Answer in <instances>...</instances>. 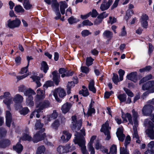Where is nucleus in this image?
<instances>
[{"instance_id": "25", "label": "nucleus", "mask_w": 154, "mask_h": 154, "mask_svg": "<svg viewBox=\"0 0 154 154\" xmlns=\"http://www.w3.org/2000/svg\"><path fill=\"white\" fill-rule=\"evenodd\" d=\"M41 66L40 69L44 72L46 73L49 69L47 63L45 61H42L41 63Z\"/></svg>"}, {"instance_id": "2", "label": "nucleus", "mask_w": 154, "mask_h": 154, "mask_svg": "<svg viewBox=\"0 0 154 154\" xmlns=\"http://www.w3.org/2000/svg\"><path fill=\"white\" fill-rule=\"evenodd\" d=\"M71 124L70 128L73 131L76 132L79 130L82 126V118H77L76 115L72 116L71 117Z\"/></svg>"}, {"instance_id": "35", "label": "nucleus", "mask_w": 154, "mask_h": 154, "mask_svg": "<svg viewBox=\"0 0 154 154\" xmlns=\"http://www.w3.org/2000/svg\"><path fill=\"white\" fill-rule=\"evenodd\" d=\"M23 4L24 8L26 10H29L32 8V5L28 0H24Z\"/></svg>"}, {"instance_id": "60", "label": "nucleus", "mask_w": 154, "mask_h": 154, "mask_svg": "<svg viewBox=\"0 0 154 154\" xmlns=\"http://www.w3.org/2000/svg\"><path fill=\"white\" fill-rule=\"evenodd\" d=\"M82 23L83 26H91L93 25V24L90 21L88 20H84Z\"/></svg>"}, {"instance_id": "26", "label": "nucleus", "mask_w": 154, "mask_h": 154, "mask_svg": "<svg viewBox=\"0 0 154 154\" xmlns=\"http://www.w3.org/2000/svg\"><path fill=\"white\" fill-rule=\"evenodd\" d=\"M132 116L133 117V121L134 125H138V122L137 121V118L139 116L138 112L135 111L134 109H133L132 111Z\"/></svg>"}, {"instance_id": "8", "label": "nucleus", "mask_w": 154, "mask_h": 154, "mask_svg": "<svg viewBox=\"0 0 154 154\" xmlns=\"http://www.w3.org/2000/svg\"><path fill=\"white\" fill-rule=\"evenodd\" d=\"M8 23V26L9 28L14 29L19 26L21 23V21L20 20L17 18L13 20H9Z\"/></svg>"}, {"instance_id": "59", "label": "nucleus", "mask_w": 154, "mask_h": 154, "mask_svg": "<svg viewBox=\"0 0 154 154\" xmlns=\"http://www.w3.org/2000/svg\"><path fill=\"white\" fill-rule=\"evenodd\" d=\"M7 131L3 128H0V136L2 138L5 136Z\"/></svg>"}, {"instance_id": "64", "label": "nucleus", "mask_w": 154, "mask_h": 154, "mask_svg": "<svg viewBox=\"0 0 154 154\" xmlns=\"http://www.w3.org/2000/svg\"><path fill=\"white\" fill-rule=\"evenodd\" d=\"M102 146L101 144L100 143L99 140H97L95 145V149L97 150L100 149Z\"/></svg>"}, {"instance_id": "27", "label": "nucleus", "mask_w": 154, "mask_h": 154, "mask_svg": "<svg viewBox=\"0 0 154 154\" xmlns=\"http://www.w3.org/2000/svg\"><path fill=\"white\" fill-rule=\"evenodd\" d=\"M116 135L119 140L123 142L125 137V135L123 134V131L121 130H119L116 132Z\"/></svg>"}, {"instance_id": "58", "label": "nucleus", "mask_w": 154, "mask_h": 154, "mask_svg": "<svg viewBox=\"0 0 154 154\" xmlns=\"http://www.w3.org/2000/svg\"><path fill=\"white\" fill-rule=\"evenodd\" d=\"M109 20L108 21V23H110L111 24L115 23L117 21V19L115 18L114 17H112L110 16L109 18Z\"/></svg>"}, {"instance_id": "54", "label": "nucleus", "mask_w": 154, "mask_h": 154, "mask_svg": "<svg viewBox=\"0 0 154 154\" xmlns=\"http://www.w3.org/2000/svg\"><path fill=\"white\" fill-rule=\"evenodd\" d=\"M120 154H129L127 147H121L120 148Z\"/></svg>"}, {"instance_id": "50", "label": "nucleus", "mask_w": 154, "mask_h": 154, "mask_svg": "<svg viewBox=\"0 0 154 154\" xmlns=\"http://www.w3.org/2000/svg\"><path fill=\"white\" fill-rule=\"evenodd\" d=\"M14 10L17 13L23 12L25 10L20 5L16 6L14 8Z\"/></svg>"}, {"instance_id": "14", "label": "nucleus", "mask_w": 154, "mask_h": 154, "mask_svg": "<svg viewBox=\"0 0 154 154\" xmlns=\"http://www.w3.org/2000/svg\"><path fill=\"white\" fill-rule=\"evenodd\" d=\"M6 126L8 127L11 126V123L12 121V116L10 111H6Z\"/></svg>"}, {"instance_id": "34", "label": "nucleus", "mask_w": 154, "mask_h": 154, "mask_svg": "<svg viewBox=\"0 0 154 154\" xmlns=\"http://www.w3.org/2000/svg\"><path fill=\"white\" fill-rule=\"evenodd\" d=\"M46 148L44 145H41L38 147L37 149L35 154H44L45 152Z\"/></svg>"}, {"instance_id": "37", "label": "nucleus", "mask_w": 154, "mask_h": 154, "mask_svg": "<svg viewBox=\"0 0 154 154\" xmlns=\"http://www.w3.org/2000/svg\"><path fill=\"white\" fill-rule=\"evenodd\" d=\"M147 132L148 137L150 139H154V130L153 128L148 129Z\"/></svg>"}, {"instance_id": "7", "label": "nucleus", "mask_w": 154, "mask_h": 154, "mask_svg": "<svg viewBox=\"0 0 154 154\" xmlns=\"http://www.w3.org/2000/svg\"><path fill=\"white\" fill-rule=\"evenodd\" d=\"M154 109V107L151 105H145L143 108L142 112L144 116H149L150 115Z\"/></svg>"}, {"instance_id": "16", "label": "nucleus", "mask_w": 154, "mask_h": 154, "mask_svg": "<svg viewBox=\"0 0 154 154\" xmlns=\"http://www.w3.org/2000/svg\"><path fill=\"white\" fill-rule=\"evenodd\" d=\"M154 88V81H150L143 84L142 87L143 90L145 91Z\"/></svg>"}, {"instance_id": "22", "label": "nucleus", "mask_w": 154, "mask_h": 154, "mask_svg": "<svg viewBox=\"0 0 154 154\" xmlns=\"http://www.w3.org/2000/svg\"><path fill=\"white\" fill-rule=\"evenodd\" d=\"M13 100L16 103H21L23 101V98L20 94H17L14 97Z\"/></svg>"}, {"instance_id": "44", "label": "nucleus", "mask_w": 154, "mask_h": 154, "mask_svg": "<svg viewBox=\"0 0 154 154\" xmlns=\"http://www.w3.org/2000/svg\"><path fill=\"white\" fill-rule=\"evenodd\" d=\"M137 125H134L133 127L134 133L133 134V138H139L140 137L138 135L137 127Z\"/></svg>"}, {"instance_id": "15", "label": "nucleus", "mask_w": 154, "mask_h": 154, "mask_svg": "<svg viewBox=\"0 0 154 154\" xmlns=\"http://www.w3.org/2000/svg\"><path fill=\"white\" fill-rule=\"evenodd\" d=\"M96 136L94 135L91 137L90 142L88 144V148L89 151L91 152L90 154H94L95 152L93 145L94 140L96 139Z\"/></svg>"}, {"instance_id": "63", "label": "nucleus", "mask_w": 154, "mask_h": 154, "mask_svg": "<svg viewBox=\"0 0 154 154\" xmlns=\"http://www.w3.org/2000/svg\"><path fill=\"white\" fill-rule=\"evenodd\" d=\"M131 141V137L129 135L127 136L125 139V147H127V145L130 143Z\"/></svg>"}, {"instance_id": "11", "label": "nucleus", "mask_w": 154, "mask_h": 154, "mask_svg": "<svg viewBox=\"0 0 154 154\" xmlns=\"http://www.w3.org/2000/svg\"><path fill=\"white\" fill-rule=\"evenodd\" d=\"M109 14L106 13V12H103L100 14L97 18L94 21V25H98L101 23L103 20L108 16Z\"/></svg>"}, {"instance_id": "31", "label": "nucleus", "mask_w": 154, "mask_h": 154, "mask_svg": "<svg viewBox=\"0 0 154 154\" xmlns=\"http://www.w3.org/2000/svg\"><path fill=\"white\" fill-rule=\"evenodd\" d=\"M33 97L32 96H30L27 98L26 103L27 106L32 107L34 106V102L33 100Z\"/></svg>"}, {"instance_id": "40", "label": "nucleus", "mask_w": 154, "mask_h": 154, "mask_svg": "<svg viewBox=\"0 0 154 154\" xmlns=\"http://www.w3.org/2000/svg\"><path fill=\"white\" fill-rule=\"evenodd\" d=\"M119 100L120 103L125 102L126 100L127 96L125 94H121L117 96Z\"/></svg>"}, {"instance_id": "20", "label": "nucleus", "mask_w": 154, "mask_h": 154, "mask_svg": "<svg viewBox=\"0 0 154 154\" xmlns=\"http://www.w3.org/2000/svg\"><path fill=\"white\" fill-rule=\"evenodd\" d=\"M71 106V104L70 103L66 102L62 106L61 109L62 112L64 114L70 110Z\"/></svg>"}, {"instance_id": "36", "label": "nucleus", "mask_w": 154, "mask_h": 154, "mask_svg": "<svg viewBox=\"0 0 154 154\" xmlns=\"http://www.w3.org/2000/svg\"><path fill=\"white\" fill-rule=\"evenodd\" d=\"M75 85L72 82H68L66 86L67 93L68 94H70L71 92V88L75 86Z\"/></svg>"}, {"instance_id": "12", "label": "nucleus", "mask_w": 154, "mask_h": 154, "mask_svg": "<svg viewBox=\"0 0 154 154\" xmlns=\"http://www.w3.org/2000/svg\"><path fill=\"white\" fill-rule=\"evenodd\" d=\"M71 147L70 144H67L65 146H59L57 148V151L60 154H63L68 152Z\"/></svg>"}, {"instance_id": "29", "label": "nucleus", "mask_w": 154, "mask_h": 154, "mask_svg": "<svg viewBox=\"0 0 154 154\" xmlns=\"http://www.w3.org/2000/svg\"><path fill=\"white\" fill-rule=\"evenodd\" d=\"M44 124L41 123V120L40 119L37 120L35 124V130H41L44 128H42Z\"/></svg>"}, {"instance_id": "57", "label": "nucleus", "mask_w": 154, "mask_h": 154, "mask_svg": "<svg viewBox=\"0 0 154 154\" xmlns=\"http://www.w3.org/2000/svg\"><path fill=\"white\" fill-rule=\"evenodd\" d=\"M118 73L119 76V80L120 81L123 80V77L125 73V71L122 69H120L118 71Z\"/></svg>"}, {"instance_id": "13", "label": "nucleus", "mask_w": 154, "mask_h": 154, "mask_svg": "<svg viewBox=\"0 0 154 154\" xmlns=\"http://www.w3.org/2000/svg\"><path fill=\"white\" fill-rule=\"evenodd\" d=\"M63 135L60 137V140L63 142H67L70 139L72 135L68 131H63Z\"/></svg>"}, {"instance_id": "6", "label": "nucleus", "mask_w": 154, "mask_h": 154, "mask_svg": "<svg viewBox=\"0 0 154 154\" xmlns=\"http://www.w3.org/2000/svg\"><path fill=\"white\" fill-rule=\"evenodd\" d=\"M49 105L50 103L48 100H44L39 102L36 106V108H38L36 109V112H40L44 109L49 107Z\"/></svg>"}, {"instance_id": "5", "label": "nucleus", "mask_w": 154, "mask_h": 154, "mask_svg": "<svg viewBox=\"0 0 154 154\" xmlns=\"http://www.w3.org/2000/svg\"><path fill=\"white\" fill-rule=\"evenodd\" d=\"M5 99L3 100V103L5 104L9 110H11L10 105L12 102V97L11 96L10 93L9 92H5L4 93Z\"/></svg>"}, {"instance_id": "21", "label": "nucleus", "mask_w": 154, "mask_h": 154, "mask_svg": "<svg viewBox=\"0 0 154 154\" xmlns=\"http://www.w3.org/2000/svg\"><path fill=\"white\" fill-rule=\"evenodd\" d=\"M20 140L17 144L13 146V148L14 150L16 151L18 153L20 154L22 151L23 149V146L20 143Z\"/></svg>"}, {"instance_id": "49", "label": "nucleus", "mask_w": 154, "mask_h": 154, "mask_svg": "<svg viewBox=\"0 0 154 154\" xmlns=\"http://www.w3.org/2000/svg\"><path fill=\"white\" fill-rule=\"evenodd\" d=\"M152 67L150 66H147L144 68L140 69H139V71L141 72H149L152 69Z\"/></svg>"}, {"instance_id": "53", "label": "nucleus", "mask_w": 154, "mask_h": 154, "mask_svg": "<svg viewBox=\"0 0 154 154\" xmlns=\"http://www.w3.org/2000/svg\"><path fill=\"white\" fill-rule=\"evenodd\" d=\"M89 14L90 16H91L92 17H96L98 15V13L95 9H93Z\"/></svg>"}, {"instance_id": "39", "label": "nucleus", "mask_w": 154, "mask_h": 154, "mask_svg": "<svg viewBox=\"0 0 154 154\" xmlns=\"http://www.w3.org/2000/svg\"><path fill=\"white\" fill-rule=\"evenodd\" d=\"M24 94L26 96L29 97L30 96H32V94H35L36 93L33 90L29 88L28 89H26V90L24 92Z\"/></svg>"}, {"instance_id": "3", "label": "nucleus", "mask_w": 154, "mask_h": 154, "mask_svg": "<svg viewBox=\"0 0 154 154\" xmlns=\"http://www.w3.org/2000/svg\"><path fill=\"white\" fill-rule=\"evenodd\" d=\"M63 98L66 95V92L63 88H59L55 89L53 92V95L56 100L58 102H61V100L58 97Z\"/></svg>"}, {"instance_id": "42", "label": "nucleus", "mask_w": 154, "mask_h": 154, "mask_svg": "<svg viewBox=\"0 0 154 154\" xmlns=\"http://www.w3.org/2000/svg\"><path fill=\"white\" fill-rule=\"evenodd\" d=\"M74 73V72L71 70H68L67 69L66 71V72L65 74H63L61 75V77L63 78L65 77H69L72 76Z\"/></svg>"}, {"instance_id": "52", "label": "nucleus", "mask_w": 154, "mask_h": 154, "mask_svg": "<svg viewBox=\"0 0 154 154\" xmlns=\"http://www.w3.org/2000/svg\"><path fill=\"white\" fill-rule=\"evenodd\" d=\"M111 154H116L117 147L116 145L113 144L110 149V151Z\"/></svg>"}, {"instance_id": "30", "label": "nucleus", "mask_w": 154, "mask_h": 154, "mask_svg": "<svg viewBox=\"0 0 154 154\" xmlns=\"http://www.w3.org/2000/svg\"><path fill=\"white\" fill-rule=\"evenodd\" d=\"M30 78L32 79L34 82H35L37 84V87L41 86V84L40 82V78L39 77L35 75H32L31 76Z\"/></svg>"}, {"instance_id": "41", "label": "nucleus", "mask_w": 154, "mask_h": 154, "mask_svg": "<svg viewBox=\"0 0 154 154\" xmlns=\"http://www.w3.org/2000/svg\"><path fill=\"white\" fill-rule=\"evenodd\" d=\"M32 137L29 136V134H24L23 136L21 137L20 140H28L30 141L32 140Z\"/></svg>"}, {"instance_id": "48", "label": "nucleus", "mask_w": 154, "mask_h": 154, "mask_svg": "<svg viewBox=\"0 0 154 154\" xmlns=\"http://www.w3.org/2000/svg\"><path fill=\"white\" fill-rule=\"evenodd\" d=\"M79 94H82L84 97H87L89 95V93L87 88L86 89H82L79 92Z\"/></svg>"}, {"instance_id": "28", "label": "nucleus", "mask_w": 154, "mask_h": 154, "mask_svg": "<svg viewBox=\"0 0 154 154\" xmlns=\"http://www.w3.org/2000/svg\"><path fill=\"white\" fill-rule=\"evenodd\" d=\"M113 35L112 32L109 30L105 31L103 33V36L109 40L112 38Z\"/></svg>"}, {"instance_id": "18", "label": "nucleus", "mask_w": 154, "mask_h": 154, "mask_svg": "<svg viewBox=\"0 0 154 154\" xmlns=\"http://www.w3.org/2000/svg\"><path fill=\"white\" fill-rule=\"evenodd\" d=\"M127 78L134 82H137V72H135L130 73L127 75Z\"/></svg>"}, {"instance_id": "56", "label": "nucleus", "mask_w": 154, "mask_h": 154, "mask_svg": "<svg viewBox=\"0 0 154 154\" xmlns=\"http://www.w3.org/2000/svg\"><path fill=\"white\" fill-rule=\"evenodd\" d=\"M29 112V110L27 107L23 108L20 110V112L21 114L26 115Z\"/></svg>"}, {"instance_id": "17", "label": "nucleus", "mask_w": 154, "mask_h": 154, "mask_svg": "<svg viewBox=\"0 0 154 154\" xmlns=\"http://www.w3.org/2000/svg\"><path fill=\"white\" fill-rule=\"evenodd\" d=\"M148 19V16L146 14H143L141 17L140 22L142 27L144 28L147 27L148 23L147 21Z\"/></svg>"}, {"instance_id": "38", "label": "nucleus", "mask_w": 154, "mask_h": 154, "mask_svg": "<svg viewBox=\"0 0 154 154\" xmlns=\"http://www.w3.org/2000/svg\"><path fill=\"white\" fill-rule=\"evenodd\" d=\"M60 125V121L58 119L55 120L51 125L52 128L57 130Z\"/></svg>"}, {"instance_id": "45", "label": "nucleus", "mask_w": 154, "mask_h": 154, "mask_svg": "<svg viewBox=\"0 0 154 154\" xmlns=\"http://www.w3.org/2000/svg\"><path fill=\"white\" fill-rule=\"evenodd\" d=\"M77 143L81 147L83 148L86 146H85V140L84 139H79L77 140Z\"/></svg>"}, {"instance_id": "33", "label": "nucleus", "mask_w": 154, "mask_h": 154, "mask_svg": "<svg viewBox=\"0 0 154 154\" xmlns=\"http://www.w3.org/2000/svg\"><path fill=\"white\" fill-rule=\"evenodd\" d=\"M52 8L54 11L59 10V4L57 0H52Z\"/></svg>"}, {"instance_id": "24", "label": "nucleus", "mask_w": 154, "mask_h": 154, "mask_svg": "<svg viewBox=\"0 0 154 154\" xmlns=\"http://www.w3.org/2000/svg\"><path fill=\"white\" fill-rule=\"evenodd\" d=\"M60 10L61 14L63 15L65 13V9L68 7V5L65 1H61L60 2Z\"/></svg>"}, {"instance_id": "32", "label": "nucleus", "mask_w": 154, "mask_h": 154, "mask_svg": "<svg viewBox=\"0 0 154 154\" xmlns=\"http://www.w3.org/2000/svg\"><path fill=\"white\" fill-rule=\"evenodd\" d=\"M88 88L90 91H92L93 93H96V90L94 87V82L93 80L89 83Z\"/></svg>"}, {"instance_id": "55", "label": "nucleus", "mask_w": 154, "mask_h": 154, "mask_svg": "<svg viewBox=\"0 0 154 154\" xmlns=\"http://www.w3.org/2000/svg\"><path fill=\"white\" fill-rule=\"evenodd\" d=\"M123 89L128 96L131 97H132L134 96V94L130 90L125 88H124Z\"/></svg>"}, {"instance_id": "10", "label": "nucleus", "mask_w": 154, "mask_h": 154, "mask_svg": "<svg viewBox=\"0 0 154 154\" xmlns=\"http://www.w3.org/2000/svg\"><path fill=\"white\" fill-rule=\"evenodd\" d=\"M113 2L112 0H103L101 4L100 9L102 11H103L107 10L112 5Z\"/></svg>"}, {"instance_id": "46", "label": "nucleus", "mask_w": 154, "mask_h": 154, "mask_svg": "<svg viewBox=\"0 0 154 154\" xmlns=\"http://www.w3.org/2000/svg\"><path fill=\"white\" fill-rule=\"evenodd\" d=\"M45 95H40L37 94L35 98V103L38 102L42 99H43L45 98Z\"/></svg>"}, {"instance_id": "43", "label": "nucleus", "mask_w": 154, "mask_h": 154, "mask_svg": "<svg viewBox=\"0 0 154 154\" xmlns=\"http://www.w3.org/2000/svg\"><path fill=\"white\" fill-rule=\"evenodd\" d=\"M94 60V59L92 58L91 57H87L86 58V65L88 66L91 65L93 63V62Z\"/></svg>"}, {"instance_id": "1", "label": "nucleus", "mask_w": 154, "mask_h": 154, "mask_svg": "<svg viewBox=\"0 0 154 154\" xmlns=\"http://www.w3.org/2000/svg\"><path fill=\"white\" fill-rule=\"evenodd\" d=\"M45 131V128H43L37 131L33 137L32 139L33 142L34 143H37L44 140V142L46 144L51 145V143L48 141L46 138L47 136L46 134L44 133Z\"/></svg>"}, {"instance_id": "47", "label": "nucleus", "mask_w": 154, "mask_h": 154, "mask_svg": "<svg viewBox=\"0 0 154 154\" xmlns=\"http://www.w3.org/2000/svg\"><path fill=\"white\" fill-rule=\"evenodd\" d=\"M54 85L53 82L51 80L47 81L43 85L44 90L47 89L48 87H51Z\"/></svg>"}, {"instance_id": "9", "label": "nucleus", "mask_w": 154, "mask_h": 154, "mask_svg": "<svg viewBox=\"0 0 154 154\" xmlns=\"http://www.w3.org/2000/svg\"><path fill=\"white\" fill-rule=\"evenodd\" d=\"M122 117L123 119L122 123H125L128 122L127 119V118L129 122L128 124L129 123L133 125V122L132 119V117L131 114L129 113H122Z\"/></svg>"}, {"instance_id": "23", "label": "nucleus", "mask_w": 154, "mask_h": 154, "mask_svg": "<svg viewBox=\"0 0 154 154\" xmlns=\"http://www.w3.org/2000/svg\"><path fill=\"white\" fill-rule=\"evenodd\" d=\"M11 144L10 141L8 139H5L0 141V147L5 148Z\"/></svg>"}, {"instance_id": "61", "label": "nucleus", "mask_w": 154, "mask_h": 154, "mask_svg": "<svg viewBox=\"0 0 154 154\" xmlns=\"http://www.w3.org/2000/svg\"><path fill=\"white\" fill-rule=\"evenodd\" d=\"M148 149L153 150L154 151V141H151L147 145Z\"/></svg>"}, {"instance_id": "51", "label": "nucleus", "mask_w": 154, "mask_h": 154, "mask_svg": "<svg viewBox=\"0 0 154 154\" xmlns=\"http://www.w3.org/2000/svg\"><path fill=\"white\" fill-rule=\"evenodd\" d=\"M112 80L113 82L116 84H117L119 81V79L118 75L116 74L113 73V76L112 78Z\"/></svg>"}, {"instance_id": "4", "label": "nucleus", "mask_w": 154, "mask_h": 154, "mask_svg": "<svg viewBox=\"0 0 154 154\" xmlns=\"http://www.w3.org/2000/svg\"><path fill=\"white\" fill-rule=\"evenodd\" d=\"M109 122L107 121L105 124L102 125L100 130L101 132H103L106 135H107L106 140H109L111 138L109 131V129H111V127H109Z\"/></svg>"}, {"instance_id": "19", "label": "nucleus", "mask_w": 154, "mask_h": 154, "mask_svg": "<svg viewBox=\"0 0 154 154\" xmlns=\"http://www.w3.org/2000/svg\"><path fill=\"white\" fill-rule=\"evenodd\" d=\"M52 74L53 75V80L55 84L58 85L60 81V76L58 74L57 70H55L52 72Z\"/></svg>"}, {"instance_id": "62", "label": "nucleus", "mask_w": 154, "mask_h": 154, "mask_svg": "<svg viewBox=\"0 0 154 154\" xmlns=\"http://www.w3.org/2000/svg\"><path fill=\"white\" fill-rule=\"evenodd\" d=\"M81 71L84 73H87L89 72V68L85 66H82L81 67Z\"/></svg>"}]
</instances>
